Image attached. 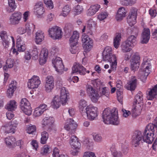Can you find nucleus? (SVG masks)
I'll return each mask as SVG.
<instances>
[{"label": "nucleus", "mask_w": 157, "mask_h": 157, "mask_svg": "<svg viewBox=\"0 0 157 157\" xmlns=\"http://www.w3.org/2000/svg\"><path fill=\"white\" fill-rule=\"evenodd\" d=\"M101 95H105L108 97L110 94V91L109 89L106 87H103L101 93Z\"/></svg>", "instance_id": "5fc2aeb1"}, {"label": "nucleus", "mask_w": 157, "mask_h": 157, "mask_svg": "<svg viewBox=\"0 0 157 157\" xmlns=\"http://www.w3.org/2000/svg\"><path fill=\"white\" fill-rule=\"evenodd\" d=\"M86 91L92 101L95 102L98 101L100 96L98 91L92 86L88 85L86 87Z\"/></svg>", "instance_id": "423d86ee"}, {"label": "nucleus", "mask_w": 157, "mask_h": 157, "mask_svg": "<svg viewBox=\"0 0 157 157\" xmlns=\"http://www.w3.org/2000/svg\"><path fill=\"white\" fill-rule=\"evenodd\" d=\"M49 147L48 145H44L41 151V153L43 155H45L49 151Z\"/></svg>", "instance_id": "052dcab7"}, {"label": "nucleus", "mask_w": 157, "mask_h": 157, "mask_svg": "<svg viewBox=\"0 0 157 157\" xmlns=\"http://www.w3.org/2000/svg\"><path fill=\"white\" fill-rule=\"evenodd\" d=\"M143 94L142 93L139 91L136 95L135 99L134 101H136L138 102H141L143 100Z\"/></svg>", "instance_id": "49530a36"}, {"label": "nucleus", "mask_w": 157, "mask_h": 157, "mask_svg": "<svg viewBox=\"0 0 157 157\" xmlns=\"http://www.w3.org/2000/svg\"><path fill=\"white\" fill-rule=\"evenodd\" d=\"M89 73V71H86V68L78 63H75L72 67V74L78 73L81 75H84L86 73Z\"/></svg>", "instance_id": "ddd939ff"}, {"label": "nucleus", "mask_w": 157, "mask_h": 157, "mask_svg": "<svg viewBox=\"0 0 157 157\" xmlns=\"http://www.w3.org/2000/svg\"><path fill=\"white\" fill-rule=\"evenodd\" d=\"M41 84V81L39 77L33 75L30 79L29 80L28 87L30 89H34L37 88Z\"/></svg>", "instance_id": "4468645a"}, {"label": "nucleus", "mask_w": 157, "mask_h": 157, "mask_svg": "<svg viewBox=\"0 0 157 157\" xmlns=\"http://www.w3.org/2000/svg\"><path fill=\"white\" fill-rule=\"evenodd\" d=\"M121 38V33H116L113 39V45L115 48H117L119 47Z\"/></svg>", "instance_id": "7c9ffc66"}, {"label": "nucleus", "mask_w": 157, "mask_h": 157, "mask_svg": "<svg viewBox=\"0 0 157 157\" xmlns=\"http://www.w3.org/2000/svg\"><path fill=\"white\" fill-rule=\"evenodd\" d=\"M52 63L56 71L59 74H62L64 70L62 59L59 57H56L52 60Z\"/></svg>", "instance_id": "9b49d317"}, {"label": "nucleus", "mask_w": 157, "mask_h": 157, "mask_svg": "<svg viewBox=\"0 0 157 157\" xmlns=\"http://www.w3.org/2000/svg\"><path fill=\"white\" fill-rule=\"evenodd\" d=\"M32 55V56L34 57L35 59H36V58H37L38 56V52L37 50V49L36 46H34L31 52Z\"/></svg>", "instance_id": "3c124183"}, {"label": "nucleus", "mask_w": 157, "mask_h": 157, "mask_svg": "<svg viewBox=\"0 0 157 157\" xmlns=\"http://www.w3.org/2000/svg\"><path fill=\"white\" fill-rule=\"evenodd\" d=\"M22 18L21 13L18 11H16L10 16L9 21L12 25H17L19 24Z\"/></svg>", "instance_id": "2eb2a0df"}, {"label": "nucleus", "mask_w": 157, "mask_h": 157, "mask_svg": "<svg viewBox=\"0 0 157 157\" xmlns=\"http://www.w3.org/2000/svg\"><path fill=\"white\" fill-rule=\"evenodd\" d=\"M140 59L138 52H136L133 54L131 60V68L132 70L135 71L138 69L140 65Z\"/></svg>", "instance_id": "f8f14e48"}, {"label": "nucleus", "mask_w": 157, "mask_h": 157, "mask_svg": "<svg viewBox=\"0 0 157 157\" xmlns=\"http://www.w3.org/2000/svg\"><path fill=\"white\" fill-rule=\"evenodd\" d=\"M157 95V84L149 91L148 97L149 100H152Z\"/></svg>", "instance_id": "c756f323"}, {"label": "nucleus", "mask_w": 157, "mask_h": 157, "mask_svg": "<svg viewBox=\"0 0 157 157\" xmlns=\"http://www.w3.org/2000/svg\"><path fill=\"white\" fill-rule=\"evenodd\" d=\"M137 82L136 77L134 76H132L131 80L127 83L126 86L127 90L131 91L134 90L136 86Z\"/></svg>", "instance_id": "5701e85b"}, {"label": "nucleus", "mask_w": 157, "mask_h": 157, "mask_svg": "<svg viewBox=\"0 0 157 157\" xmlns=\"http://www.w3.org/2000/svg\"><path fill=\"white\" fill-rule=\"evenodd\" d=\"M69 93L65 87L62 88L60 90V98L58 96L55 97L51 102V106L52 108H59L61 104L63 105L66 104L69 98Z\"/></svg>", "instance_id": "f03ea898"}, {"label": "nucleus", "mask_w": 157, "mask_h": 157, "mask_svg": "<svg viewBox=\"0 0 157 157\" xmlns=\"http://www.w3.org/2000/svg\"><path fill=\"white\" fill-rule=\"evenodd\" d=\"M144 137V133L142 135L141 132L140 131L136 132L135 135L133 136L132 138V142L133 146L136 147L140 143H142L143 142H146L143 140Z\"/></svg>", "instance_id": "1a4fd4ad"}, {"label": "nucleus", "mask_w": 157, "mask_h": 157, "mask_svg": "<svg viewBox=\"0 0 157 157\" xmlns=\"http://www.w3.org/2000/svg\"><path fill=\"white\" fill-rule=\"evenodd\" d=\"M75 11L78 13H80L83 10L82 7L79 5L75 6L74 8Z\"/></svg>", "instance_id": "338daca9"}, {"label": "nucleus", "mask_w": 157, "mask_h": 157, "mask_svg": "<svg viewBox=\"0 0 157 157\" xmlns=\"http://www.w3.org/2000/svg\"><path fill=\"white\" fill-rule=\"evenodd\" d=\"M36 129V127L35 125H32L28 127L26 131L28 133L30 134L35 132Z\"/></svg>", "instance_id": "680f3d73"}, {"label": "nucleus", "mask_w": 157, "mask_h": 157, "mask_svg": "<svg viewBox=\"0 0 157 157\" xmlns=\"http://www.w3.org/2000/svg\"><path fill=\"white\" fill-rule=\"evenodd\" d=\"M112 54V48L110 46H106L104 49L103 53V58L106 57L108 55L110 56Z\"/></svg>", "instance_id": "4c0bfd02"}, {"label": "nucleus", "mask_w": 157, "mask_h": 157, "mask_svg": "<svg viewBox=\"0 0 157 157\" xmlns=\"http://www.w3.org/2000/svg\"><path fill=\"white\" fill-rule=\"evenodd\" d=\"M115 146L113 145L110 147V150L112 152V155L113 157H123V155L122 153L116 150H114Z\"/></svg>", "instance_id": "e433bc0d"}, {"label": "nucleus", "mask_w": 157, "mask_h": 157, "mask_svg": "<svg viewBox=\"0 0 157 157\" xmlns=\"http://www.w3.org/2000/svg\"><path fill=\"white\" fill-rule=\"evenodd\" d=\"M132 106V108H140L142 107L143 103L134 101Z\"/></svg>", "instance_id": "69168bd1"}, {"label": "nucleus", "mask_w": 157, "mask_h": 157, "mask_svg": "<svg viewBox=\"0 0 157 157\" xmlns=\"http://www.w3.org/2000/svg\"><path fill=\"white\" fill-rule=\"evenodd\" d=\"M122 5L125 6L132 5L136 2V0H120Z\"/></svg>", "instance_id": "ea45409f"}, {"label": "nucleus", "mask_w": 157, "mask_h": 157, "mask_svg": "<svg viewBox=\"0 0 157 157\" xmlns=\"http://www.w3.org/2000/svg\"><path fill=\"white\" fill-rule=\"evenodd\" d=\"M149 13L151 17H154L157 14V9H155V8L153 7L149 10Z\"/></svg>", "instance_id": "bf43d9fd"}, {"label": "nucleus", "mask_w": 157, "mask_h": 157, "mask_svg": "<svg viewBox=\"0 0 157 157\" xmlns=\"http://www.w3.org/2000/svg\"><path fill=\"white\" fill-rule=\"evenodd\" d=\"M16 85L17 82L15 81L11 82L7 91V94L8 97L11 98L13 95L17 88Z\"/></svg>", "instance_id": "b1692460"}, {"label": "nucleus", "mask_w": 157, "mask_h": 157, "mask_svg": "<svg viewBox=\"0 0 157 157\" xmlns=\"http://www.w3.org/2000/svg\"><path fill=\"white\" fill-rule=\"evenodd\" d=\"M82 41L83 44L86 43L90 40H92L85 33L83 34L82 36Z\"/></svg>", "instance_id": "4d7b16f0"}, {"label": "nucleus", "mask_w": 157, "mask_h": 157, "mask_svg": "<svg viewBox=\"0 0 157 157\" xmlns=\"http://www.w3.org/2000/svg\"><path fill=\"white\" fill-rule=\"evenodd\" d=\"M136 36L131 35L128 36L125 41L132 46L136 43Z\"/></svg>", "instance_id": "f704fd0d"}, {"label": "nucleus", "mask_w": 157, "mask_h": 157, "mask_svg": "<svg viewBox=\"0 0 157 157\" xmlns=\"http://www.w3.org/2000/svg\"><path fill=\"white\" fill-rule=\"evenodd\" d=\"M6 66H8L9 68H11L13 66L14 61L13 59H8L6 61Z\"/></svg>", "instance_id": "6e6d98bb"}, {"label": "nucleus", "mask_w": 157, "mask_h": 157, "mask_svg": "<svg viewBox=\"0 0 157 157\" xmlns=\"http://www.w3.org/2000/svg\"><path fill=\"white\" fill-rule=\"evenodd\" d=\"M79 108H95L94 106H90L89 107L87 104V102L84 100H81L79 103Z\"/></svg>", "instance_id": "c03bdc74"}, {"label": "nucleus", "mask_w": 157, "mask_h": 157, "mask_svg": "<svg viewBox=\"0 0 157 157\" xmlns=\"http://www.w3.org/2000/svg\"><path fill=\"white\" fill-rule=\"evenodd\" d=\"M17 103L14 100H11L9 101L6 105V108H17Z\"/></svg>", "instance_id": "37998d69"}, {"label": "nucleus", "mask_w": 157, "mask_h": 157, "mask_svg": "<svg viewBox=\"0 0 157 157\" xmlns=\"http://www.w3.org/2000/svg\"><path fill=\"white\" fill-rule=\"evenodd\" d=\"M41 136L40 143L42 144H46L48 138V134L46 132L44 131L41 132Z\"/></svg>", "instance_id": "c9c22d12"}, {"label": "nucleus", "mask_w": 157, "mask_h": 157, "mask_svg": "<svg viewBox=\"0 0 157 157\" xmlns=\"http://www.w3.org/2000/svg\"><path fill=\"white\" fill-rule=\"evenodd\" d=\"M157 127L155 124H149L146 126L145 130L143 133L144 135V140L148 144H151L153 142L154 138V132L155 128Z\"/></svg>", "instance_id": "7ed1b4c3"}, {"label": "nucleus", "mask_w": 157, "mask_h": 157, "mask_svg": "<svg viewBox=\"0 0 157 157\" xmlns=\"http://www.w3.org/2000/svg\"><path fill=\"white\" fill-rule=\"evenodd\" d=\"M77 125L73 120L71 118H69L64 126L65 129L67 131L71 130L72 133L75 132Z\"/></svg>", "instance_id": "a211bd4d"}, {"label": "nucleus", "mask_w": 157, "mask_h": 157, "mask_svg": "<svg viewBox=\"0 0 157 157\" xmlns=\"http://www.w3.org/2000/svg\"><path fill=\"white\" fill-rule=\"evenodd\" d=\"M83 157H96L94 153L87 152L84 153Z\"/></svg>", "instance_id": "774afa93"}, {"label": "nucleus", "mask_w": 157, "mask_h": 157, "mask_svg": "<svg viewBox=\"0 0 157 157\" xmlns=\"http://www.w3.org/2000/svg\"><path fill=\"white\" fill-rule=\"evenodd\" d=\"M54 86V82L52 76H48L46 78V83L45 85V90L47 92L51 91Z\"/></svg>", "instance_id": "f3484780"}, {"label": "nucleus", "mask_w": 157, "mask_h": 157, "mask_svg": "<svg viewBox=\"0 0 157 157\" xmlns=\"http://www.w3.org/2000/svg\"><path fill=\"white\" fill-rule=\"evenodd\" d=\"M8 111L6 113L7 118L9 120H11L14 116V114L13 113V111H14V109H7Z\"/></svg>", "instance_id": "8fccbe9b"}, {"label": "nucleus", "mask_w": 157, "mask_h": 157, "mask_svg": "<svg viewBox=\"0 0 157 157\" xmlns=\"http://www.w3.org/2000/svg\"><path fill=\"white\" fill-rule=\"evenodd\" d=\"M132 46L127 43L125 41L122 42L121 45V50L124 52H129L131 50Z\"/></svg>", "instance_id": "2f4dec72"}, {"label": "nucleus", "mask_w": 157, "mask_h": 157, "mask_svg": "<svg viewBox=\"0 0 157 157\" xmlns=\"http://www.w3.org/2000/svg\"><path fill=\"white\" fill-rule=\"evenodd\" d=\"M5 141L7 146L12 149L15 146L16 140L13 136L7 137L5 139Z\"/></svg>", "instance_id": "412c9836"}, {"label": "nucleus", "mask_w": 157, "mask_h": 157, "mask_svg": "<svg viewBox=\"0 0 157 157\" xmlns=\"http://www.w3.org/2000/svg\"><path fill=\"white\" fill-rule=\"evenodd\" d=\"M100 6L98 4L92 5L87 10L86 14L89 16H91L94 15L99 10Z\"/></svg>", "instance_id": "a878e982"}, {"label": "nucleus", "mask_w": 157, "mask_h": 157, "mask_svg": "<svg viewBox=\"0 0 157 157\" xmlns=\"http://www.w3.org/2000/svg\"><path fill=\"white\" fill-rule=\"evenodd\" d=\"M150 73V72H148L143 71L141 74L142 75L140 76V78L141 80L144 82L147 79L148 75Z\"/></svg>", "instance_id": "603ef678"}, {"label": "nucleus", "mask_w": 157, "mask_h": 157, "mask_svg": "<svg viewBox=\"0 0 157 157\" xmlns=\"http://www.w3.org/2000/svg\"><path fill=\"white\" fill-rule=\"evenodd\" d=\"M98 112L97 109H88L87 111V116L89 120L93 121L98 116Z\"/></svg>", "instance_id": "aec40b11"}, {"label": "nucleus", "mask_w": 157, "mask_h": 157, "mask_svg": "<svg viewBox=\"0 0 157 157\" xmlns=\"http://www.w3.org/2000/svg\"><path fill=\"white\" fill-rule=\"evenodd\" d=\"M30 104L26 98L22 99L21 101L20 106L21 108H26V107H29Z\"/></svg>", "instance_id": "79ce46f5"}, {"label": "nucleus", "mask_w": 157, "mask_h": 157, "mask_svg": "<svg viewBox=\"0 0 157 157\" xmlns=\"http://www.w3.org/2000/svg\"><path fill=\"white\" fill-rule=\"evenodd\" d=\"M142 69L144 71L150 72L151 65L150 60L148 59H144L143 61L141 64Z\"/></svg>", "instance_id": "cd10ccee"}, {"label": "nucleus", "mask_w": 157, "mask_h": 157, "mask_svg": "<svg viewBox=\"0 0 157 157\" xmlns=\"http://www.w3.org/2000/svg\"><path fill=\"white\" fill-rule=\"evenodd\" d=\"M87 24V28H88L89 30H90L93 27L95 26L96 23L92 19H90L88 21Z\"/></svg>", "instance_id": "e2e57ef3"}, {"label": "nucleus", "mask_w": 157, "mask_h": 157, "mask_svg": "<svg viewBox=\"0 0 157 157\" xmlns=\"http://www.w3.org/2000/svg\"><path fill=\"white\" fill-rule=\"evenodd\" d=\"M137 12V9L136 8L132 7L127 17V21L131 26H133L136 22Z\"/></svg>", "instance_id": "0eeeda50"}, {"label": "nucleus", "mask_w": 157, "mask_h": 157, "mask_svg": "<svg viewBox=\"0 0 157 157\" xmlns=\"http://www.w3.org/2000/svg\"><path fill=\"white\" fill-rule=\"evenodd\" d=\"M44 109H35L33 112V115L34 116L37 117L40 116L45 110Z\"/></svg>", "instance_id": "09e8293b"}, {"label": "nucleus", "mask_w": 157, "mask_h": 157, "mask_svg": "<svg viewBox=\"0 0 157 157\" xmlns=\"http://www.w3.org/2000/svg\"><path fill=\"white\" fill-rule=\"evenodd\" d=\"M79 37V35L78 32L77 31H74L70 39V42L74 44H77Z\"/></svg>", "instance_id": "473e14b6"}, {"label": "nucleus", "mask_w": 157, "mask_h": 157, "mask_svg": "<svg viewBox=\"0 0 157 157\" xmlns=\"http://www.w3.org/2000/svg\"><path fill=\"white\" fill-rule=\"evenodd\" d=\"M71 48L70 51L72 54H75L78 52L79 49L78 47L76 45L77 44H74L72 43H70Z\"/></svg>", "instance_id": "a19ab883"}, {"label": "nucleus", "mask_w": 157, "mask_h": 157, "mask_svg": "<svg viewBox=\"0 0 157 157\" xmlns=\"http://www.w3.org/2000/svg\"><path fill=\"white\" fill-rule=\"evenodd\" d=\"M48 33L50 36L54 39H59L62 36L61 29L57 26L50 29Z\"/></svg>", "instance_id": "9d476101"}, {"label": "nucleus", "mask_w": 157, "mask_h": 157, "mask_svg": "<svg viewBox=\"0 0 157 157\" xmlns=\"http://www.w3.org/2000/svg\"><path fill=\"white\" fill-rule=\"evenodd\" d=\"M71 145L73 150L71 154L74 155H76L80 150L81 147V144L78 140L75 142L71 143Z\"/></svg>", "instance_id": "393cba45"}, {"label": "nucleus", "mask_w": 157, "mask_h": 157, "mask_svg": "<svg viewBox=\"0 0 157 157\" xmlns=\"http://www.w3.org/2000/svg\"><path fill=\"white\" fill-rule=\"evenodd\" d=\"M44 2L46 5V6L49 9L53 8V4L51 0H44Z\"/></svg>", "instance_id": "864d4df0"}, {"label": "nucleus", "mask_w": 157, "mask_h": 157, "mask_svg": "<svg viewBox=\"0 0 157 157\" xmlns=\"http://www.w3.org/2000/svg\"><path fill=\"white\" fill-rule=\"evenodd\" d=\"M8 3L11 12L13 11L16 8L14 0H8Z\"/></svg>", "instance_id": "a18cd8bd"}, {"label": "nucleus", "mask_w": 157, "mask_h": 157, "mask_svg": "<svg viewBox=\"0 0 157 157\" xmlns=\"http://www.w3.org/2000/svg\"><path fill=\"white\" fill-rule=\"evenodd\" d=\"M102 116L105 124L118 125L120 124L118 111L117 109H104Z\"/></svg>", "instance_id": "f257e3e1"}, {"label": "nucleus", "mask_w": 157, "mask_h": 157, "mask_svg": "<svg viewBox=\"0 0 157 157\" xmlns=\"http://www.w3.org/2000/svg\"><path fill=\"white\" fill-rule=\"evenodd\" d=\"M104 61H108L111 63V69L113 70H115L117 65V57L115 55H108L106 57L103 58Z\"/></svg>", "instance_id": "dca6fc26"}, {"label": "nucleus", "mask_w": 157, "mask_h": 157, "mask_svg": "<svg viewBox=\"0 0 157 157\" xmlns=\"http://www.w3.org/2000/svg\"><path fill=\"white\" fill-rule=\"evenodd\" d=\"M71 10V8L68 5H66L63 9L60 15L64 17H66Z\"/></svg>", "instance_id": "58836bf2"}, {"label": "nucleus", "mask_w": 157, "mask_h": 157, "mask_svg": "<svg viewBox=\"0 0 157 157\" xmlns=\"http://www.w3.org/2000/svg\"><path fill=\"white\" fill-rule=\"evenodd\" d=\"M68 80L71 83V82H73V83H77L78 81L79 78L77 76H71L69 78Z\"/></svg>", "instance_id": "0e129e2a"}, {"label": "nucleus", "mask_w": 157, "mask_h": 157, "mask_svg": "<svg viewBox=\"0 0 157 157\" xmlns=\"http://www.w3.org/2000/svg\"><path fill=\"white\" fill-rule=\"evenodd\" d=\"M34 13L38 16H41L44 13L45 10L43 5L41 2L36 3L34 7Z\"/></svg>", "instance_id": "4be33fe9"}, {"label": "nucleus", "mask_w": 157, "mask_h": 157, "mask_svg": "<svg viewBox=\"0 0 157 157\" xmlns=\"http://www.w3.org/2000/svg\"><path fill=\"white\" fill-rule=\"evenodd\" d=\"M44 33L41 30H38L36 34L35 42L37 44H40L44 39Z\"/></svg>", "instance_id": "c85d7f7f"}, {"label": "nucleus", "mask_w": 157, "mask_h": 157, "mask_svg": "<svg viewBox=\"0 0 157 157\" xmlns=\"http://www.w3.org/2000/svg\"><path fill=\"white\" fill-rule=\"evenodd\" d=\"M48 51L47 49H43L41 51L39 63L40 65L44 64L47 61L48 56Z\"/></svg>", "instance_id": "bb28decb"}, {"label": "nucleus", "mask_w": 157, "mask_h": 157, "mask_svg": "<svg viewBox=\"0 0 157 157\" xmlns=\"http://www.w3.org/2000/svg\"><path fill=\"white\" fill-rule=\"evenodd\" d=\"M93 40H90L88 41V42L83 44V47L85 52H87L91 50L93 47Z\"/></svg>", "instance_id": "72a5a7b5"}, {"label": "nucleus", "mask_w": 157, "mask_h": 157, "mask_svg": "<svg viewBox=\"0 0 157 157\" xmlns=\"http://www.w3.org/2000/svg\"><path fill=\"white\" fill-rule=\"evenodd\" d=\"M16 47L17 51L19 52L24 51L26 49L25 45L23 43L16 45Z\"/></svg>", "instance_id": "de8ad7c7"}, {"label": "nucleus", "mask_w": 157, "mask_h": 157, "mask_svg": "<svg viewBox=\"0 0 157 157\" xmlns=\"http://www.w3.org/2000/svg\"><path fill=\"white\" fill-rule=\"evenodd\" d=\"M54 122L55 119L53 117H46L43 120L42 125L45 129L49 131L55 127Z\"/></svg>", "instance_id": "6e6552de"}, {"label": "nucleus", "mask_w": 157, "mask_h": 157, "mask_svg": "<svg viewBox=\"0 0 157 157\" xmlns=\"http://www.w3.org/2000/svg\"><path fill=\"white\" fill-rule=\"evenodd\" d=\"M108 16L107 12H102L98 15V18L100 20H103L106 18Z\"/></svg>", "instance_id": "13d9d810"}, {"label": "nucleus", "mask_w": 157, "mask_h": 157, "mask_svg": "<svg viewBox=\"0 0 157 157\" xmlns=\"http://www.w3.org/2000/svg\"><path fill=\"white\" fill-rule=\"evenodd\" d=\"M0 37L2 41V44L5 48H7L10 44V38L11 39L13 43V46L15 45V40L13 37L8 35L7 32L3 30L0 32Z\"/></svg>", "instance_id": "20e7f679"}, {"label": "nucleus", "mask_w": 157, "mask_h": 157, "mask_svg": "<svg viewBox=\"0 0 157 157\" xmlns=\"http://www.w3.org/2000/svg\"><path fill=\"white\" fill-rule=\"evenodd\" d=\"M150 35V30L148 28H144L141 35V43L147 44L148 42Z\"/></svg>", "instance_id": "6ab92c4d"}, {"label": "nucleus", "mask_w": 157, "mask_h": 157, "mask_svg": "<svg viewBox=\"0 0 157 157\" xmlns=\"http://www.w3.org/2000/svg\"><path fill=\"white\" fill-rule=\"evenodd\" d=\"M18 124V122L16 120L13 119L10 122L6 124L2 127V129L5 131L6 133H14Z\"/></svg>", "instance_id": "39448f33"}]
</instances>
